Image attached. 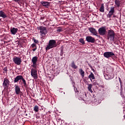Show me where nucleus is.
Returning a JSON list of instances; mask_svg holds the SVG:
<instances>
[{
	"label": "nucleus",
	"mask_w": 125,
	"mask_h": 125,
	"mask_svg": "<svg viewBox=\"0 0 125 125\" xmlns=\"http://www.w3.org/2000/svg\"><path fill=\"white\" fill-rule=\"evenodd\" d=\"M94 85H98V83L95 82L93 83Z\"/></svg>",
	"instance_id": "nucleus-36"
},
{
	"label": "nucleus",
	"mask_w": 125,
	"mask_h": 125,
	"mask_svg": "<svg viewBox=\"0 0 125 125\" xmlns=\"http://www.w3.org/2000/svg\"><path fill=\"white\" fill-rule=\"evenodd\" d=\"M115 13V7H110V10L109 11L107 16L109 17V18H110V17Z\"/></svg>",
	"instance_id": "nucleus-12"
},
{
	"label": "nucleus",
	"mask_w": 125,
	"mask_h": 125,
	"mask_svg": "<svg viewBox=\"0 0 125 125\" xmlns=\"http://www.w3.org/2000/svg\"><path fill=\"white\" fill-rule=\"evenodd\" d=\"M71 67L73 69H78V66L76 65V63H75V61H72L71 64Z\"/></svg>",
	"instance_id": "nucleus-20"
},
{
	"label": "nucleus",
	"mask_w": 125,
	"mask_h": 125,
	"mask_svg": "<svg viewBox=\"0 0 125 125\" xmlns=\"http://www.w3.org/2000/svg\"><path fill=\"white\" fill-rule=\"evenodd\" d=\"M119 85H120V84L119 83L116 84V87H117L118 89H120V88L119 87Z\"/></svg>",
	"instance_id": "nucleus-35"
},
{
	"label": "nucleus",
	"mask_w": 125,
	"mask_h": 125,
	"mask_svg": "<svg viewBox=\"0 0 125 125\" xmlns=\"http://www.w3.org/2000/svg\"><path fill=\"white\" fill-rule=\"evenodd\" d=\"M34 111H35V112H38L39 111V106L38 105H35L34 106Z\"/></svg>",
	"instance_id": "nucleus-26"
},
{
	"label": "nucleus",
	"mask_w": 125,
	"mask_h": 125,
	"mask_svg": "<svg viewBox=\"0 0 125 125\" xmlns=\"http://www.w3.org/2000/svg\"><path fill=\"white\" fill-rule=\"evenodd\" d=\"M9 83H10V82L8 79H7V78H4L2 84L3 87H4V89L8 88V86H9Z\"/></svg>",
	"instance_id": "nucleus-9"
},
{
	"label": "nucleus",
	"mask_w": 125,
	"mask_h": 125,
	"mask_svg": "<svg viewBox=\"0 0 125 125\" xmlns=\"http://www.w3.org/2000/svg\"><path fill=\"white\" fill-rule=\"evenodd\" d=\"M23 83V86H24V87H28V85L27 84V83L26 82V80H25V79H24V77L21 78V80Z\"/></svg>",
	"instance_id": "nucleus-19"
},
{
	"label": "nucleus",
	"mask_w": 125,
	"mask_h": 125,
	"mask_svg": "<svg viewBox=\"0 0 125 125\" xmlns=\"http://www.w3.org/2000/svg\"><path fill=\"white\" fill-rule=\"evenodd\" d=\"M22 75H18L16 78H15V80L14 81V83H18L19 81H21V80L22 79Z\"/></svg>",
	"instance_id": "nucleus-16"
},
{
	"label": "nucleus",
	"mask_w": 125,
	"mask_h": 125,
	"mask_svg": "<svg viewBox=\"0 0 125 125\" xmlns=\"http://www.w3.org/2000/svg\"><path fill=\"white\" fill-rule=\"evenodd\" d=\"M25 116L27 117V116H28V114H25Z\"/></svg>",
	"instance_id": "nucleus-38"
},
{
	"label": "nucleus",
	"mask_w": 125,
	"mask_h": 125,
	"mask_svg": "<svg viewBox=\"0 0 125 125\" xmlns=\"http://www.w3.org/2000/svg\"><path fill=\"white\" fill-rule=\"evenodd\" d=\"M104 56L105 58H112V59H114L115 54L113 52H105L104 53Z\"/></svg>",
	"instance_id": "nucleus-4"
},
{
	"label": "nucleus",
	"mask_w": 125,
	"mask_h": 125,
	"mask_svg": "<svg viewBox=\"0 0 125 125\" xmlns=\"http://www.w3.org/2000/svg\"><path fill=\"white\" fill-rule=\"evenodd\" d=\"M56 46H57L56 41L54 40H51L49 41V43L46 47V50H49V49L56 47Z\"/></svg>",
	"instance_id": "nucleus-3"
},
{
	"label": "nucleus",
	"mask_w": 125,
	"mask_h": 125,
	"mask_svg": "<svg viewBox=\"0 0 125 125\" xmlns=\"http://www.w3.org/2000/svg\"><path fill=\"white\" fill-rule=\"evenodd\" d=\"M57 31L59 32H62V28H58V29L57 30Z\"/></svg>",
	"instance_id": "nucleus-32"
},
{
	"label": "nucleus",
	"mask_w": 125,
	"mask_h": 125,
	"mask_svg": "<svg viewBox=\"0 0 125 125\" xmlns=\"http://www.w3.org/2000/svg\"><path fill=\"white\" fill-rule=\"evenodd\" d=\"M0 17H2V18L4 19L5 18H7V16L3 11L1 10L0 11Z\"/></svg>",
	"instance_id": "nucleus-17"
},
{
	"label": "nucleus",
	"mask_w": 125,
	"mask_h": 125,
	"mask_svg": "<svg viewBox=\"0 0 125 125\" xmlns=\"http://www.w3.org/2000/svg\"><path fill=\"white\" fill-rule=\"evenodd\" d=\"M100 12H104V4H102L101 7L100 8Z\"/></svg>",
	"instance_id": "nucleus-24"
},
{
	"label": "nucleus",
	"mask_w": 125,
	"mask_h": 125,
	"mask_svg": "<svg viewBox=\"0 0 125 125\" xmlns=\"http://www.w3.org/2000/svg\"><path fill=\"white\" fill-rule=\"evenodd\" d=\"M86 41L88 42H91V43H94L95 42V39L91 36H87L86 37Z\"/></svg>",
	"instance_id": "nucleus-10"
},
{
	"label": "nucleus",
	"mask_w": 125,
	"mask_h": 125,
	"mask_svg": "<svg viewBox=\"0 0 125 125\" xmlns=\"http://www.w3.org/2000/svg\"><path fill=\"white\" fill-rule=\"evenodd\" d=\"M31 61L33 63L32 66L34 68V69H37V62H38V57L35 56L33 57L31 60Z\"/></svg>",
	"instance_id": "nucleus-8"
},
{
	"label": "nucleus",
	"mask_w": 125,
	"mask_h": 125,
	"mask_svg": "<svg viewBox=\"0 0 125 125\" xmlns=\"http://www.w3.org/2000/svg\"><path fill=\"white\" fill-rule=\"evenodd\" d=\"M88 78V79H90L91 82H92V80H95V76H94V74L92 72L90 73Z\"/></svg>",
	"instance_id": "nucleus-18"
},
{
	"label": "nucleus",
	"mask_w": 125,
	"mask_h": 125,
	"mask_svg": "<svg viewBox=\"0 0 125 125\" xmlns=\"http://www.w3.org/2000/svg\"><path fill=\"white\" fill-rule=\"evenodd\" d=\"M3 70L4 71L3 72V74H4V73H5L6 74H7V71H8V70L7 69V67H4Z\"/></svg>",
	"instance_id": "nucleus-28"
},
{
	"label": "nucleus",
	"mask_w": 125,
	"mask_h": 125,
	"mask_svg": "<svg viewBox=\"0 0 125 125\" xmlns=\"http://www.w3.org/2000/svg\"><path fill=\"white\" fill-rule=\"evenodd\" d=\"M115 3L116 5V7H120V5H121V1H120V0H115Z\"/></svg>",
	"instance_id": "nucleus-21"
},
{
	"label": "nucleus",
	"mask_w": 125,
	"mask_h": 125,
	"mask_svg": "<svg viewBox=\"0 0 125 125\" xmlns=\"http://www.w3.org/2000/svg\"><path fill=\"white\" fill-rule=\"evenodd\" d=\"M0 20H1V19H0Z\"/></svg>",
	"instance_id": "nucleus-41"
},
{
	"label": "nucleus",
	"mask_w": 125,
	"mask_h": 125,
	"mask_svg": "<svg viewBox=\"0 0 125 125\" xmlns=\"http://www.w3.org/2000/svg\"><path fill=\"white\" fill-rule=\"evenodd\" d=\"M98 32L101 36H105V35H106V27L104 26L100 28L98 30Z\"/></svg>",
	"instance_id": "nucleus-7"
},
{
	"label": "nucleus",
	"mask_w": 125,
	"mask_h": 125,
	"mask_svg": "<svg viewBox=\"0 0 125 125\" xmlns=\"http://www.w3.org/2000/svg\"><path fill=\"white\" fill-rule=\"evenodd\" d=\"M11 33L12 35H16V33L18 32V28L11 27L10 29Z\"/></svg>",
	"instance_id": "nucleus-14"
},
{
	"label": "nucleus",
	"mask_w": 125,
	"mask_h": 125,
	"mask_svg": "<svg viewBox=\"0 0 125 125\" xmlns=\"http://www.w3.org/2000/svg\"><path fill=\"white\" fill-rule=\"evenodd\" d=\"M88 30L91 34L94 35V36H97V31H96V29L93 27H90L88 28Z\"/></svg>",
	"instance_id": "nucleus-13"
},
{
	"label": "nucleus",
	"mask_w": 125,
	"mask_h": 125,
	"mask_svg": "<svg viewBox=\"0 0 125 125\" xmlns=\"http://www.w3.org/2000/svg\"><path fill=\"white\" fill-rule=\"evenodd\" d=\"M63 48H62L61 49V54H60L61 56H63Z\"/></svg>",
	"instance_id": "nucleus-31"
},
{
	"label": "nucleus",
	"mask_w": 125,
	"mask_h": 125,
	"mask_svg": "<svg viewBox=\"0 0 125 125\" xmlns=\"http://www.w3.org/2000/svg\"><path fill=\"white\" fill-rule=\"evenodd\" d=\"M106 40H110L112 42L115 41V31L114 30L110 29L108 31L106 35Z\"/></svg>",
	"instance_id": "nucleus-1"
},
{
	"label": "nucleus",
	"mask_w": 125,
	"mask_h": 125,
	"mask_svg": "<svg viewBox=\"0 0 125 125\" xmlns=\"http://www.w3.org/2000/svg\"><path fill=\"white\" fill-rule=\"evenodd\" d=\"M62 1H59V2H61Z\"/></svg>",
	"instance_id": "nucleus-39"
},
{
	"label": "nucleus",
	"mask_w": 125,
	"mask_h": 125,
	"mask_svg": "<svg viewBox=\"0 0 125 125\" xmlns=\"http://www.w3.org/2000/svg\"><path fill=\"white\" fill-rule=\"evenodd\" d=\"M19 94H20V96H23V92H22L21 91L19 93Z\"/></svg>",
	"instance_id": "nucleus-34"
},
{
	"label": "nucleus",
	"mask_w": 125,
	"mask_h": 125,
	"mask_svg": "<svg viewBox=\"0 0 125 125\" xmlns=\"http://www.w3.org/2000/svg\"><path fill=\"white\" fill-rule=\"evenodd\" d=\"M119 82L120 83V85H121V91H123V86L122 85V84L123 83V82H122L121 78L119 77Z\"/></svg>",
	"instance_id": "nucleus-25"
},
{
	"label": "nucleus",
	"mask_w": 125,
	"mask_h": 125,
	"mask_svg": "<svg viewBox=\"0 0 125 125\" xmlns=\"http://www.w3.org/2000/svg\"><path fill=\"white\" fill-rule=\"evenodd\" d=\"M32 50H33V51H36V50H37V47H36L35 48L33 49Z\"/></svg>",
	"instance_id": "nucleus-37"
},
{
	"label": "nucleus",
	"mask_w": 125,
	"mask_h": 125,
	"mask_svg": "<svg viewBox=\"0 0 125 125\" xmlns=\"http://www.w3.org/2000/svg\"><path fill=\"white\" fill-rule=\"evenodd\" d=\"M15 91L16 92V94L19 95V93L21 91V89L20 87L17 85H15Z\"/></svg>",
	"instance_id": "nucleus-15"
},
{
	"label": "nucleus",
	"mask_w": 125,
	"mask_h": 125,
	"mask_svg": "<svg viewBox=\"0 0 125 125\" xmlns=\"http://www.w3.org/2000/svg\"><path fill=\"white\" fill-rule=\"evenodd\" d=\"M79 42H80L82 43V44H84V43H85V42H84V40H83V39H80L79 40Z\"/></svg>",
	"instance_id": "nucleus-27"
},
{
	"label": "nucleus",
	"mask_w": 125,
	"mask_h": 125,
	"mask_svg": "<svg viewBox=\"0 0 125 125\" xmlns=\"http://www.w3.org/2000/svg\"><path fill=\"white\" fill-rule=\"evenodd\" d=\"M89 66L90 67V68L91 69V70H93V72H94L95 70L94 69L93 67H92V66L91 65H89Z\"/></svg>",
	"instance_id": "nucleus-33"
},
{
	"label": "nucleus",
	"mask_w": 125,
	"mask_h": 125,
	"mask_svg": "<svg viewBox=\"0 0 125 125\" xmlns=\"http://www.w3.org/2000/svg\"><path fill=\"white\" fill-rule=\"evenodd\" d=\"M41 4L46 8H48L50 6V2L43 1L41 2Z\"/></svg>",
	"instance_id": "nucleus-11"
},
{
	"label": "nucleus",
	"mask_w": 125,
	"mask_h": 125,
	"mask_svg": "<svg viewBox=\"0 0 125 125\" xmlns=\"http://www.w3.org/2000/svg\"><path fill=\"white\" fill-rule=\"evenodd\" d=\"M31 47L34 48V47H37V45L35 43H33L31 44Z\"/></svg>",
	"instance_id": "nucleus-30"
},
{
	"label": "nucleus",
	"mask_w": 125,
	"mask_h": 125,
	"mask_svg": "<svg viewBox=\"0 0 125 125\" xmlns=\"http://www.w3.org/2000/svg\"><path fill=\"white\" fill-rule=\"evenodd\" d=\"M36 69L37 68H32L31 69V75L35 79H38V70H37Z\"/></svg>",
	"instance_id": "nucleus-6"
},
{
	"label": "nucleus",
	"mask_w": 125,
	"mask_h": 125,
	"mask_svg": "<svg viewBox=\"0 0 125 125\" xmlns=\"http://www.w3.org/2000/svg\"><path fill=\"white\" fill-rule=\"evenodd\" d=\"M13 61L16 65H21V63H22V60L21 58L15 56L13 58Z\"/></svg>",
	"instance_id": "nucleus-5"
},
{
	"label": "nucleus",
	"mask_w": 125,
	"mask_h": 125,
	"mask_svg": "<svg viewBox=\"0 0 125 125\" xmlns=\"http://www.w3.org/2000/svg\"><path fill=\"white\" fill-rule=\"evenodd\" d=\"M79 73L80 74V75H81L82 77L83 78V77H84V71L83 70V69L80 68L79 69Z\"/></svg>",
	"instance_id": "nucleus-22"
},
{
	"label": "nucleus",
	"mask_w": 125,
	"mask_h": 125,
	"mask_svg": "<svg viewBox=\"0 0 125 125\" xmlns=\"http://www.w3.org/2000/svg\"><path fill=\"white\" fill-rule=\"evenodd\" d=\"M37 30L40 31V36L42 37H44L46 34H47V29L46 27L43 26H39L37 27Z\"/></svg>",
	"instance_id": "nucleus-2"
},
{
	"label": "nucleus",
	"mask_w": 125,
	"mask_h": 125,
	"mask_svg": "<svg viewBox=\"0 0 125 125\" xmlns=\"http://www.w3.org/2000/svg\"><path fill=\"white\" fill-rule=\"evenodd\" d=\"M33 40L34 42H35V43H39V41L38 40H37L36 39H35L34 38H33Z\"/></svg>",
	"instance_id": "nucleus-29"
},
{
	"label": "nucleus",
	"mask_w": 125,
	"mask_h": 125,
	"mask_svg": "<svg viewBox=\"0 0 125 125\" xmlns=\"http://www.w3.org/2000/svg\"><path fill=\"white\" fill-rule=\"evenodd\" d=\"M42 110H43V108H42Z\"/></svg>",
	"instance_id": "nucleus-40"
},
{
	"label": "nucleus",
	"mask_w": 125,
	"mask_h": 125,
	"mask_svg": "<svg viewBox=\"0 0 125 125\" xmlns=\"http://www.w3.org/2000/svg\"><path fill=\"white\" fill-rule=\"evenodd\" d=\"M91 88H92V84H89L88 86V91H90V92H91V93H92V92H93V91H92Z\"/></svg>",
	"instance_id": "nucleus-23"
}]
</instances>
